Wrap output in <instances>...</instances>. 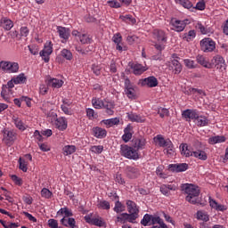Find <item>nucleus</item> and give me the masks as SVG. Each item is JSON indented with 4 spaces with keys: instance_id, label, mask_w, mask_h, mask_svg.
<instances>
[{
    "instance_id": "nucleus-1",
    "label": "nucleus",
    "mask_w": 228,
    "mask_h": 228,
    "mask_svg": "<svg viewBox=\"0 0 228 228\" xmlns=\"http://www.w3.org/2000/svg\"><path fill=\"white\" fill-rule=\"evenodd\" d=\"M182 191L187 195L185 200L190 204H199V195H200V190L196 185L191 183H183L181 186Z\"/></svg>"
},
{
    "instance_id": "nucleus-2",
    "label": "nucleus",
    "mask_w": 228,
    "mask_h": 228,
    "mask_svg": "<svg viewBox=\"0 0 228 228\" xmlns=\"http://www.w3.org/2000/svg\"><path fill=\"white\" fill-rule=\"evenodd\" d=\"M91 102L94 110H105V113L110 116L115 113V111H113L115 105H113L112 102H110L106 99H101L99 97H93Z\"/></svg>"
},
{
    "instance_id": "nucleus-3",
    "label": "nucleus",
    "mask_w": 228,
    "mask_h": 228,
    "mask_svg": "<svg viewBox=\"0 0 228 228\" xmlns=\"http://www.w3.org/2000/svg\"><path fill=\"white\" fill-rule=\"evenodd\" d=\"M120 154L124 158L127 159H139L140 155L138 154V151L135 150L133 146H129L127 144H121L120 145Z\"/></svg>"
},
{
    "instance_id": "nucleus-4",
    "label": "nucleus",
    "mask_w": 228,
    "mask_h": 228,
    "mask_svg": "<svg viewBox=\"0 0 228 228\" xmlns=\"http://www.w3.org/2000/svg\"><path fill=\"white\" fill-rule=\"evenodd\" d=\"M190 23L191 21L188 19L177 20L175 18L171 19L169 22L172 31H175L176 33H181L182 31H184L186 26H188V24Z\"/></svg>"
},
{
    "instance_id": "nucleus-5",
    "label": "nucleus",
    "mask_w": 228,
    "mask_h": 228,
    "mask_svg": "<svg viewBox=\"0 0 228 228\" xmlns=\"http://www.w3.org/2000/svg\"><path fill=\"white\" fill-rule=\"evenodd\" d=\"M0 69L6 74H17L19 72V63L2 61H0Z\"/></svg>"
},
{
    "instance_id": "nucleus-6",
    "label": "nucleus",
    "mask_w": 228,
    "mask_h": 228,
    "mask_svg": "<svg viewBox=\"0 0 228 228\" xmlns=\"http://www.w3.org/2000/svg\"><path fill=\"white\" fill-rule=\"evenodd\" d=\"M200 47L203 53H213L216 49V43L209 37L204 38L200 41Z\"/></svg>"
},
{
    "instance_id": "nucleus-7",
    "label": "nucleus",
    "mask_w": 228,
    "mask_h": 228,
    "mask_svg": "<svg viewBox=\"0 0 228 228\" xmlns=\"http://www.w3.org/2000/svg\"><path fill=\"white\" fill-rule=\"evenodd\" d=\"M45 63H49L50 56L53 54V42L46 41L44 49L39 53Z\"/></svg>"
},
{
    "instance_id": "nucleus-8",
    "label": "nucleus",
    "mask_w": 228,
    "mask_h": 228,
    "mask_svg": "<svg viewBox=\"0 0 228 228\" xmlns=\"http://www.w3.org/2000/svg\"><path fill=\"white\" fill-rule=\"evenodd\" d=\"M86 224H90V225H95L96 227H106V222L102 219V217L97 216L95 217H92L91 215H86L84 217Z\"/></svg>"
},
{
    "instance_id": "nucleus-9",
    "label": "nucleus",
    "mask_w": 228,
    "mask_h": 228,
    "mask_svg": "<svg viewBox=\"0 0 228 228\" xmlns=\"http://www.w3.org/2000/svg\"><path fill=\"white\" fill-rule=\"evenodd\" d=\"M3 134V142L6 145H13V143L17 140V133H15V131L13 130L4 129Z\"/></svg>"
},
{
    "instance_id": "nucleus-10",
    "label": "nucleus",
    "mask_w": 228,
    "mask_h": 228,
    "mask_svg": "<svg viewBox=\"0 0 228 228\" xmlns=\"http://www.w3.org/2000/svg\"><path fill=\"white\" fill-rule=\"evenodd\" d=\"M71 35L79 40L81 44H92L94 40L92 39V36L86 33L79 32L78 30H73Z\"/></svg>"
},
{
    "instance_id": "nucleus-11",
    "label": "nucleus",
    "mask_w": 228,
    "mask_h": 228,
    "mask_svg": "<svg viewBox=\"0 0 228 228\" xmlns=\"http://www.w3.org/2000/svg\"><path fill=\"white\" fill-rule=\"evenodd\" d=\"M53 125L59 131H65V129H67V127L69 126V122L67 121V118H58V115L55 114V117H53Z\"/></svg>"
},
{
    "instance_id": "nucleus-12",
    "label": "nucleus",
    "mask_w": 228,
    "mask_h": 228,
    "mask_svg": "<svg viewBox=\"0 0 228 228\" xmlns=\"http://www.w3.org/2000/svg\"><path fill=\"white\" fill-rule=\"evenodd\" d=\"M61 104V110L64 115H74V110H72V102L67 98H63Z\"/></svg>"
},
{
    "instance_id": "nucleus-13",
    "label": "nucleus",
    "mask_w": 228,
    "mask_h": 228,
    "mask_svg": "<svg viewBox=\"0 0 228 228\" xmlns=\"http://www.w3.org/2000/svg\"><path fill=\"white\" fill-rule=\"evenodd\" d=\"M129 67L134 76H142L143 72L147 71V68L140 63L129 62Z\"/></svg>"
},
{
    "instance_id": "nucleus-14",
    "label": "nucleus",
    "mask_w": 228,
    "mask_h": 228,
    "mask_svg": "<svg viewBox=\"0 0 228 228\" xmlns=\"http://www.w3.org/2000/svg\"><path fill=\"white\" fill-rule=\"evenodd\" d=\"M91 134L94 138H98V140H102V138L108 136V131L101 126H94L91 129Z\"/></svg>"
},
{
    "instance_id": "nucleus-15",
    "label": "nucleus",
    "mask_w": 228,
    "mask_h": 228,
    "mask_svg": "<svg viewBox=\"0 0 228 228\" xmlns=\"http://www.w3.org/2000/svg\"><path fill=\"white\" fill-rule=\"evenodd\" d=\"M199 111L197 110H191V109H187L183 111L182 117L183 118H185L187 122H191V120H196L198 118Z\"/></svg>"
},
{
    "instance_id": "nucleus-16",
    "label": "nucleus",
    "mask_w": 228,
    "mask_h": 228,
    "mask_svg": "<svg viewBox=\"0 0 228 228\" xmlns=\"http://www.w3.org/2000/svg\"><path fill=\"white\" fill-rule=\"evenodd\" d=\"M142 86H148L149 88H156L158 86V78L156 77L151 76L148 77L144 79L140 80Z\"/></svg>"
},
{
    "instance_id": "nucleus-17",
    "label": "nucleus",
    "mask_w": 228,
    "mask_h": 228,
    "mask_svg": "<svg viewBox=\"0 0 228 228\" xmlns=\"http://www.w3.org/2000/svg\"><path fill=\"white\" fill-rule=\"evenodd\" d=\"M213 61L215 67L218 69V70H220L221 72H224V70H225L227 66L225 65V60H224V57H222V55H216L213 58Z\"/></svg>"
},
{
    "instance_id": "nucleus-18",
    "label": "nucleus",
    "mask_w": 228,
    "mask_h": 228,
    "mask_svg": "<svg viewBox=\"0 0 228 228\" xmlns=\"http://www.w3.org/2000/svg\"><path fill=\"white\" fill-rule=\"evenodd\" d=\"M154 142L158 143L159 147H164L165 149L167 147H172V141H170V139H165L161 134H158L154 137Z\"/></svg>"
},
{
    "instance_id": "nucleus-19",
    "label": "nucleus",
    "mask_w": 228,
    "mask_h": 228,
    "mask_svg": "<svg viewBox=\"0 0 228 228\" xmlns=\"http://www.w3.org/2000/svg\"><path fill=\"white\" fill-rule=\"evenodd\" d=\"M12 123L19 131L24 132L28 129V125L19 116H12Z\"/></svg>"
},
{
    "instance_id": "nucleus-20",
    "label": "nucleus",
    "mask_w": 228,
    "mask_h": 228,
    "mask_svg": "<svg viewBox=\"0 0 228 228\" xmlns=\"http://www.w3.org/2000/svg\"><path fill=\"white\" fill-rule=\"evenodd\" d=\"M133 147L135 151H143L145 149V145L147 141L143 137H138L132 141Z\"/></svg>"
},
{
    "instance_id": "nucleus-21",
    "label": "nucleus",
    "mask_w": 228,
    "mask_h": 228,
    "mask_svg": "<svg viewBox=\"0 0 228 228\" xmlns=\"http://www.w3.org/2000/svg\"><path fill=\"white\" fill-rule=\"evenodd\" d=\"M188 169V164L186 163H180V164H170L168 166V170L170 172H186Z\"/></svg>"
},
{
    "instance_id": "nucleus-22",
    "label": "nucleus",
    "mask_w": 228,
    "mask_h": 228,
    "mask_svg": "<svg viewBox=\"0 0 228 228\" xmlns=\"http://www.w3.org/2000/svg\"><path fill=\"white\" fill-rule=\"evenodd\" d=\"M112 42L116 44V50L119 51V53H122V51H126V46H122V35L120 33H116L112 37Z\"/></svg>"
},
{
    "instance_id": "nucleus-23",
    "label": "nucleus",
    "mask_w": 228,
    "mask_h": 228,
    "mask_svg": "<svg viewBox=\"0 0 228 228\" xmlns=\"http://www.w3.org/2000/svg\"><path fill=\"white\" fill-rule=\"evenodd\" d=\"M153 37L158 41V42H161L163 44H167V34L165 33V31L161 30V29H154L153 30Z\"/></svg>"
},
{
    "instance_id": "nucleus-24",
    "label": "nucleus",
    "mask_w": 228,
    "mask_h": 228,
    "mask_svg": "<svg viewBox=\"0 0 228 228\" xmlns=\"http://www.w3.org/2000/svg\"><path fill=\"white\" fill-rule=\"evenodd\" d=\"M177 190V185L175 184H162L160 186V192L166 197H169L170 191H175Z\"/></svg>"
},
{
    "instance_id": "nucleus-25",
    "label": "nucleus",
    "mask_w": 228,
    "mask_h": 228,
    "mask_svg": "<svg viewBox=\"0 0 228 228\" xmlns=\"http://www.w3.org/2000/svg\"><path fill=\"white\" fill-rule=\"evenodd\" d=\"M61 224L64 227L78 228L77 224H76V219L74 217H62L61 219Z\"/></svg>"
},
{
    "instance_id": "nucleus-26",
    "label": "nucleus",
    "mask_w": 228,
    "mask_h": 228,
    "mask_svg": "<svg viewBox=\"0 0 228 228\" xmlns=\"http://www.w3.org/2000/svg\"><path fill=\"white\" fill-rule=\"evenodd\" d=\"M126 177H128V179H136V177H138V175H140V171L136 167H126Z\"/></svg>"
},
{
    "instance_id": "nucleus-27",
    "label": "nucleus",
    "mask_w": 228,
    "mask_h": 228,
    "mask_svg": "<svg viewBox=\"0 0 228 228\" xmlns=\"http://www.w3.org/2000/svg\"><path fill=\"white\" fill-rule=\"evenodd\" d=\"M133 126L131 125H127L124 129V134L122 135V140L125 143H127L133 138Z\"/></svg>"
},
{
    "instance_id": "nucleus-28",
    "label": "nucleus",
    "mask_w": 228,
    "mask_h": 228,
    "mask_svg": "<svg viewBox=\"0 0 228 228\" xmlns=\"http://www.w3.org/2000/svg\"><path fill=\"white\" fill-rule=\"evenodd\" d=\"M127 117L130 122H136L137 124L145 122V118L143 116H140L134 112L127 113Z\"/></svg>"
},
{
    "instance_id": "nucleus-29",
    "label": "nucleus",
    "mask_w": 228,
    "mask_h": 228,
    "mask_svg": "<svg viewBox=\"0 0 228 228\" xmlns=\"http://www.w3.org/2000/svg\"><path fill=\"white\" fill-rule=\"evenodd\" d=\"M0 26L2 28H4V29H5V31H10V29H12V28H13V21H12V20H10L6 17H3L0 20Z\"/></svg>"
},
{
    "instance_id": "nucleus-30",
    "label": "nucleus",
    "mask_w": 228,
    "mask_h": 228,
    "mask_svg": "<svg viewBox=\"0 0 228 228\" xmlns=\"http://www.w3.org/2000/svg\"><path fill=\"white\" fill-rule=\"evenodd\" d=\"M209 205L212 209H216V211H227V206L218 204L216 200L209 198Z\"/></svg>"
},
{
    "instance_id": "nucleus-31",
    "label": "nucleus",
    "mask_w": 228,
    "mask_h": 228,
    "mask_svg": "<svg viewBox=\"0 0 228 228\" xmlns=\"http://www.w3.org/2000/svg\"><path fill=\"white\" fill-rule=\"evenodd\" d=\"M128 213H140V207L134 201L127 200L126 202Z\"/></svg>"
},
{
    "instance_id": "nucleus-32",
    "label": "nucleus",
    "mask_w": 228,
    "mask_h": 228,
    "mask_svg": "<svg viewBox=\"0 0 228 228\" xmlns=\"http://www.w3.org/2000/svg\"><path fill=\"white\" fill-rule=\"evenodd\" d=\"M63 80L58 79V78H48L47 85L48 86H51L52 88H61L63 86Z\"/></svg>"
},
{
    "instance_id": "nucleus-33",
    "label": "nucleus",
    "mask_w": 228,
    "mask_h": 228,
    "mask_svg": "<svg viewBox=\"0 0 228 228\" xmlns=\"http://www.w3.org/2000/svg\"><path fill=\"white\" fill-rule=\"evenodd\" d=\"M194 122H196L198 127H205L206 126H209V119L206 116H200L199 114Z\"/></svg>"
},
{
    "instance_id": "nucleus-34",
    "label": "nucleus",
    "mask_w": 228,
    "mask_h": 228,
    "mask_svg": "<svg viewBox=\"0 0 228 228\" xmlns=\"http://www.w3.org/2000/svg\"><path fill=\"white\" fill-rule=\"evenodd\" d=\"M57 33H59L60 38H62L63 40H69V37H70L69 28L65 27H57Z\"/></svg>"
},
{
    "instance_id": "nucleus-35",
    "label": "nucleus",
    "mask_w": 228,
    "mask_h": 228,
    "mask_svg": "<svg viewBox=\"0 0 228 228\" xmlns=\"http://www.w3.org/2000/svg\"><path fill=\"white\" fill-rule=\"evenodd\" d=\"M57 216H63V218H70V216H74V214L72 213V210L65 207L57 211Z\"/></svg>"
},
{
    "instance_id": "nucleus-36",
    "label": "nucleus",
    "mask_w": 228,
    "mask_h": 228,
    "mask_svg": "<svg viewBox=\"0 0 228 228\" xmlns=\"http://www.w3.org/2000/svg\"><path fill=\"white\" fill-rule=\"evenodd\" d=\"M101 123L107 126V127H113V126H118V124H120V119L118 118H112L110 119H103Z\"/></svg>"
},
{
    "instance_id": "nucleus-37",
    "label": "nucleus",
    "mask_w": 228,
    "mask_h": 228,
    "mask_svg": "<svg viewBox=\"0 0 228 228\" xmlns=\"http://www.w3.org/2000/svg\"><path fill=\"white\" fill-rule=\"evenodd\" d=\"M196 61L205 69H211V63L203 55H197Z\"/></svg>"
},
{
    "instance_id": "nucleus-38",
    "label": "nucleus",
    "mask_w": 228,
    "mask_h": 228,
    "mask_svg": "<svg viewBox=\"0 0 228 228\" xmlns=\"http://www.w3.org/2000/svg\"><path fill=\"white\" fill-rule=\"evenodd\" d=\"M192 157L197 159H200V161H206L208 159V153L202 150H196L192 153Z\"/></svg>"
},
{
    "instance_id": "nucleus-39",
    "label": "nucleus",
    "mask_w": 228,
    "mask_h": 228,
    "mask_svg": "<svg viewBox=\"0 0 228 228\" xmlns=\"http://www.w3.org/2000/svg\"><path fill=\"white\" fill-rule=\"evenodd\" d=\"M171 65L173 66V72L174 74H181L183 72V65L179 61L174 59L171 61Z\"/></svg>"
},
{
    "instance_id": "nucleus-40",
    "label": "nucleus",
    "mask_w": 228,
    "mask_h": 228,
    "mask_svg": "<svg viewBox=\"0 0 228 228\" xmlns=\"http://www.w3.org/2000/svg\"><path fill=\"white\" fill-rule=\"evenodd\" d=\"M224 142H225V136L224 135H216L208 139V143H210V145L224 143Z\"/></svg>"
},
{
    "instance_id": "nucleus-41",
    "label": "nucleus",
    "mask_w": 228,
    "mask_h": 228,
    "mask_svg": "<svg viewBox=\"0 0 228 228\" xmlns=\"http://www.w3.org/2000/svg\"><path fill=\"white\" fill-rule=\"evenodd\" d=\"M180 151H181V154L183 156H185V158H190L191 156H193V151L189 150L188 144L182 143L180 145Z\"/></svg>"
},
{
    "instance_id": "nucleus-42",
    "label": "nucleus",
    "mask_w": 228,
    "mask_h": 228,
    "mask_svg": "<svg viewBox=\"0 0 228 228\" xmlns=\"http://www.w3.org/2000/svg\"><path fill=\"white\" fill-rule=\"evenodd\" d=\"M119 19L120 20H123V22H126V24L134 25L136 23V19L133 18V15L131 14L120 15Z\"/></svg>"
},
{
    "instance_id": "nucleus-43",
    "label": "nucleus",
    "mask_w": 228,
    "mask_h": 228,
    "mask_svg": "<svg viewBox=\"0 0 228 228\" xmlns=\"http://www.w3.org/2000/svg\"><path fill=\"white\" fill-rule=\"evenodd\" d=\"M175 4H180V6H183V8H185L186 10H190L191 8H193V4L190 0H174Z\"/></svg>"
},
{
    "instance_id": "nucleus-44",
    "label": "nucleus",
    "mask_w": 228,
    "mask_h": 228,
    "mask_svg": "<svg viewBox=\"0 0 228 228\" xmlns=\"http://www.w3.org/2000/svg\"><path fill=\"white\" fill-rule=\"evenodd\" d=\"M76 146L75 145H65L62 149V154L64 156H70L76 152Z\"/></svg>"
},
{
    "instance_id": "nucleus-45",
    "label": "nucleus",
    "mask_w": 228,
    "mask_h": 228,
    "mask_svg": "<svg viewBox=\"0 0 228 228\" xmlns=\"http://www.w3.org/2000/svg\"><path fill=\"white\" fill-rule=\"evenodd\" d=\"M12 81L14 82L15 85H24L26 81H28V78L24 75V73H20L17 77H14L12 78Z\"/></svg>"
},
{
    "instance_id": "nucleus-46",
    "label": "nucleus",
    "mask_w": 228,
    "mask_h": 228,
    "mask_svg": "<svg viewBox=\"0 0 228 228\" xmlns=\"http://www.w3.org/2000/svg\"><path fill=\"white\" fill-rule=\"evenodd\" d=\"M142 225L147 227V225H152V215L145 214L143 218L141 220Z\"/></svg>"
},
{
    "instance_id": "nucleus-47",
    "label": "nucleus",
    "mask_w": 228,
    "mask_h": 228,
    "mask_svg": "<svg viewBox=\"0 0 228 228\" xmlns=\"http://www.w3.org/2000/svg\"><path fill=\"white\" fill-rule=\"evenodd\" d=\"M140 212H129L126 214V222H129L130 224H134L136 218H138Z\"/></svg>"
},
{
    "instance_id": "nucleus-48",
    "label": "nucleus",
    "mask_w": 228,
    "mask_h": 228,
    "mask_svg": "<svg viewBox=\"0 0 228 228\" xmlns=\"http://www.w3.org/2000/svg\"><path fill=\"white\" fill-rule=\"evenodd\" d=\"M195 37H197V33L195 30H190L187 33L183 34V38L185 42H191Z\"/></svg>"
},
{
    "instance_id": "nucleus-49",
    "label": "nucleus",
    "mask_w": 228,
    "mask_h": 228,
    "mask_svg": "<svg viewBox=\"0 0 228 228\" xmlns=\"http://www.w3.org/2000/svg\"><path fill=\"white\" fill-rule=\"evenodd\" d=\"M183 63H184V65L187 69H198L199 68V64H197L195 62V61H193L191 59H184Z\"/></svg>"
},
{
    "instance_id": "nucleus-50",
    "label": "nucleus",
    "mask_w": 228,
    "mask_h": 228,
    "mask_svg": "<svg viewBox=\"0 0 228 228\" xmlns=\"http://www.w3.org/2000/svg\"><path fill=\"white\" fill-rule=\"evenodd\" d=\"M61 56H62L64 60H68L69 61H70V60L74 58V56L72 55V52L65 48L61 50Z\"/></svg>"
},
{
    "instance_id": "nucleus-51",
    "label": "nucleus",
    "mask_w": 228,
    "mask_h": 228,
    "mask_svg": "<svg viewBox=\"0 0 228 228\" xmlns=\"http://www.w3.org/2000/svg\"><path fill=\"white\" fill-rule=\"evenodd\" d=\"M113 211H115V213H123V211H126V206H124L120 200H118L115 202Z\"/></svg>"
},
{
    "instance_id": "nucleus-52",
    "label": "nucleus",
    "mask_w": 228,
    "mask_h": 228,
    "mask_svg": "<svg viewBox=\"0 0 228 228\" xmlns=\"http://www.w3.org/2000/svg\"><path fill=\"white\" fill-rule=\"evenodd\" d=\"M197 219L202 220L203 222H208L209 221V216H208V213L199 210L197 212Z\"/></svg>"
},
{
    "instance_id": "nucleus-53",
    "label": "nucleus",
    "mask_w": 228,
    "mask_h": 228,
    "mask_svg": "<svg viewBox=\"0 0 228 228\" xmlns=\"http://www.w3.org/2000/svg\"><path fill=\"white\" fill-rule=\"evenodd\" d=\"M99 209H105L106 211H110L111 209V205H110L108 200H101L98 203Z\"/></svg>"
},
{
    "instance_id": "nucleus-54",
    "label": "nucleus",
    "mask_w": 228,
    "mask_h": 228,
    "mask_svg": "<svg viewBox=\"0 0 228 228\" xmlns=\"http://www.w3.org/2000/svg\"><path fill=\"white\" fill-rule=\"evenodd\" d=\"M90 151L94 154H102V151H104V146H102V145H94V146H91Z\"/></svg>"
},
{
    "instance_id": "nucleus-55",
    "label": "nucleus",
    "mask_w": 228,
    "mask_h": 228,
    "mask_svg": "<svg viewBox=\"0 0 228 228\" xmlns=\"http://www.w3.org/2000/svg\"><path fill=\"white\" fill-rule=\"evenodd\" d=\"M158 115H159L160 118H165V117L170 116V111L168 109L160 107L158 109Z\"/></svg>"
},
{
    "instance_id": "nucleus-56",
    "label": "nucleus",
    "mask_w": 228,
    "mask_h": 228,
    "mask_svg": "<svg viewBox=\"0 0 228 228\" xmlns=\"http://www.w3.org/2000/svg\"><path fill=\"white\" fill-rule=\"evenodd\" d=\"M125 94L128 99H136V90H134V87L132 89H126Z\"/></svg>"
},
{
    "instance_id": "nucleus-57",
    "label": "nucleus",
    "mask_w": 228,
    "mask_h": 228,
    "mask_svg": "<svg viewBox=\"0 0 228 228\" xmlns=\"http://www.w3.org/2000/svg\"><path fill=\"white\" fill-rule=\"evenodd\" d=\"M41 197H43V199H53V192L47 188H43L41 190Z\"/></svg>"
},
{
    "instance_id": "nucleus-58",
    "label": "nucleus",
    "mask_w": 228,
    "mask_h": 228,
    "mask_svg": "<svg viewBox=\"0 0 228 228\" xmlns=\"http://www.w3.org/2000/svg\"><path fill=\"white\" fill-rule=\"evenodd\" d=\"M126 213H122L116 218V224H126L127 222Z\"/></svg>"
},
{
    "instance_id": "nucleus-59",
    "label": "nucleus",
    "mask_w": 228,
    "mask_h": 228,
    "mask_svg": "<svg viewBox=\"0 0 228 228\" xmlns=\"http://www.w3.org/2000/svg\"><path fill=\"white\" fill-rule=\"evenodd\" d=\"M163 170V166H159L156 169V174L159 177H160V179H167V174H165Z\"/></svg>"
},
{
    "instance_id": "nucleus-60",
    "label": "nucleus",
    "mask_w": 228,
    "mask_h": 228,
    "mask_svg": "<svg viewBox=\"0 0 228 228\" xmlns=\"http://www.w3.org/2000/svg\"><path fill=\"white\" fill-rule=\"evenodd\" d=\"M86 117L89 118V120H94L97 117V114H95V110L94 109H86Z\"/></svg>"
},
{
    "instance_id": "nucleus-61",
    "label": "nucleus",
    "mask_w": 228,
    "mask_h": 228,
    "mask_svg": "<svg viewBox=\"0 0 228 228\" xmlns=\"http://www.w3.org/2000/svg\"><path fill=\"white\" fill-rule=\"evenodd\" d=\"M19 163H20V170H22V172H28V162L20 158Z\"/></svg>"
},
{
    "instance_id": "nucleus-62",
    "label": "nucleus",
    "mask_w": 228,
    "mask_h": 228,
    "mask_svg": "<svg viewBox=\"0 0 228 228\" xmlns=\"http://www.w3.org/2000/svg\"><path fill=\"white\" fill-rule=\"evenodd\" d=\"M110 8H121L122 4L117 0H109L107 2Z\"/></svg>"
},
{
    "instance_id": "nucleus-63",
    "label": "nucleus",
    "mask_w": 228,
    "mask_h": 228,
    "mask_svg": "<svg viewBox=\"0 0 228 228\" xmlns=\"http://www.w3.org/2000/svg\"><path fill=\"white\" fill-rule=\"evenodd\" d=\"M11 90L8 88V86H3L1 96L3 99H8V94H10Z\"/></svg>"
},
{
    "instance_id": "nucleus-64",
    "label": "nucleus",
    "mask_w": 228,
    "mask_h": 228,
    "mask_svg": "<svg viewBox=\"0 0 228 228\" xmlns=\"http://www.w3.org/2000/svg\"><path fill=\"white\" fill-rule=\"evenodd\" d=\"M47 224H48V227L50 228H60L58 224V220L56 219H49Z\"/></svg>"
}]
</instances>
